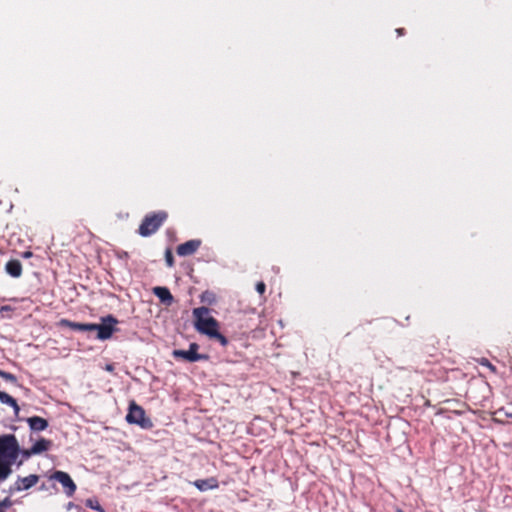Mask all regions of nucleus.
I'll use <instances>...</instances> for the list:
<instances>
[{"label":"nucleus","mask_w":512,"mask_h":512,"mask_svg":"<svg viewBox=\"0 0 512 512\" xmlns=\"http://www.w3.org/2000/svg\"><path fill=\"white\" fill-rule=\"evenodd\" d=\"M5 271L14 278H19L22 274V264L19 260H10L5 265Z\"/></svg>","instance_id":"obj_13"},{"label":"nucleus","mask_w":512,"mask_h":512,"mask_svg":"<svg viewBox=\"0 0 512 512\" xmlns=\"http://www.w3.org/2000/svg\"><path fill=\"white\" fill-rule=\"evenodd\" d=\"M192 314L194 327L200 334L210 338L219 329V323L214 317L210 316L209 308L205 306L194 308Z\"/></svg>","instance_id":"obj_2"},{"label":"nucleus","mask_w":512,"mask_h":512,"mask_svg":"<svg viewBox=\"0 0 512 512\" xmlns=\"http://www.w3.org/2000/svg\"><path fill=\"white\" fill-rule=\"evenodd\" d=\"M26 422L33 432H41L47 429L48 421L39 416H32L26 419Z\"/></svg>","instance_id":"obj_10"},{"label":"nucleus","mask_w":512,"mask_h":512,"mask_svg":"<svg viewBox=\"0 0 512 512\" xmlns=\"http://www.w3.org/2000/svg\"><path fill=\"white\" fill-rule=\"evenodd\" d=\"M396 32H397V34H398L399 36H400V35H403V33H404V29H403V28H398V29H396Z\"/></svg>","instance_id":"obj_28"},{"label":"nucleus","mask_w":512,"mask_h":512,"mask_svg":"<svg viewBox=\"0 0 512 512\" xmlns=\"http://www.w3.org/2000/svg\"><path fill=\"white\" fill-rule=\"evenodd\" d=\"M166 218L167 214L165 212H158L147 215L139 226V234L143 237H148L154 234L160 228Z\"/></svg>","instance_id":"obj_3"},{"label":"nucleus","mask_w":512,"mask_h":512,"mask_svg":"<svg viewBox=\"0 0 512 512\" xmlns=\"http://www.w3.org/2000/svg\"><path fill=\"white\" fill-rule=\"evenodd\" d=\"M33 455L35 454L32 452V447L29 449L20 448L19 456H21V459L17 462L18 466L22 465L25 460L29 459Z\"/></svg>","instance_id":"obj_17"},{"label":"nucleus","mask_w":512,"mask_h":512,"mask_svg":"<svg viewBox=\"0 0 512 512\" xmlns=\"http://www.w3.org/2000/svg\"><path fill=\"white\" fill-rule=\"evenodd\" d=\"M165 260L169 267H172L174 265V258H173L171 250H169V249L166 250V252H165Z\"/></svg>","instance_id":"obj_23"},{"label":"nucleus","mask_w":512,"mask_h":512,"mask_svg":"<svg viewBox=\"0 0 512 512\" xmlns=\"http://www.w3.org/2000/svg\"><path fill=\"white\" fill-rule=\"evenodd\" d=\"M39 480V477L35 474H31L26 477H19L18 480L14 484L13 490L22 491L27 490L34 486Z\"/></svg>","instance_id":"obj_9"},{"label":"nucleus","mask_w":512,"mask_h":512,"mask_svg":"<svg viewBox=\"0 0 512 512\" xmlns=\"http://www.w3.org/2000/svg\"><path fill=\"white\" fill-rule=\"evenodd\" d=\"M201 302L212 305L215 303L216 298L213 292L204 291L200 296Z\"/></svg>","instance_id":"obj_16"},{"label":"nucleus","mask_w":512,"mask_h":512,"mask_svg":"<svg viewBox=\"0 0 512 512\" xmlns=\"http://www.w3.org/2000/svg\"><path fill=\"white\" fill-rule=\"evenodd\" d=\"M102 323L95 324L94 323V331H97V338L100 340H106L111 338L115 331V325L118 323V320L112 316L107 315L103 317Z\"/></svg>","instance_id":"obj_6"},{"label":"nucleus","mask_w":512,"mask_h":512,"mask_svg":"<svg viewBox=\"0 0 512 512\" xmlns=\"http://www.w3.org/2000/svg\"><path fill=\"white\" fill-rule=\"evenodd\" d=\"M12 505L9 498H5L3 501H0V512H6V509Z\"/></svg>","instance_id":"obj_25"},{"label":"nucleus","mask_w":512,"mask_h":512,"mask_svg":"<svg viewBox=\"0 0 512 512\" xmlns=\"http://www.w3.org/2000/svg\"><path fill=\"white\" fill-rule=\"evenodd\" d=\"M0 402L6 405H9L13 408L14 414L17 416L20 412V407L17 404V401L7 394L6 392L0 391Z\"/></svg>","instance_id":"obj_15"},{"label":"nucleus","mask_w":512,"mask_h":512,"mask_svg":"<svg viewBox=\"0 0 512 512\" xmlns=\"http://www.w3.org/2000/svg\"><path fill=\"white\" fill-rule=\"evenodd\" d=\"M0 377H2L4 380L11 382L13 384H17V378L12 373L0 370Z\"/></svg>","instance_id":"obj_19"},{"label":"nucleus","mask_w":512,"mask_h":512,"mask_svg":"<svg viewBox=\"0 0 512 512\" xmlns=\"http://www.w3.org/2000/svg\"><path fill=\"white\" fill-rule=\"evenodd\" d=\"M86 506L93 510H96L99 512H104L103 509L101 508V506L99 505L98 501H96V500L88 499L86 501Z\"/></svg>","instance_id":"obj_20"},{"label":"nucleus","mask_w":512,"mask_h":512,"mask_svg":"<svg viewBox=\"0 0 512 512\" xmlns=\"http://www.w3.org/2000/svg\"><path fill=\"white\" fill-rule=\"evenodd\" d=\"M72 507H73V503H72V502H69V503L67 504V510H70Z\"/></svg>","instance_id":"obj_29"},{"label":"nucleus","mask_w":512,"mask_h":512,"mask_svg":"<svg viewBox=\"0 0 512 512\" xmlns=\"http://www.w3.org/2000/svg\"><path fill=\"white\" fill-rule=\"evenodd\" d=\"M12 310H13V308L9 305H4V306L0 307V313L2 314V317H5V315H4L5 312H9Z\"/></svg>","instance_id":"obj_27"},{"label":"nucleus","mask_w":512,"mask_h":512,"mask_svg":"<svg viewBox=\"0 0 512 512\" xmlns=\"http://www.w3.org/2000/svg\"><path fill=\"white\" fill-rule=\"evenodd\" d=\"M256 290L259 294H263L266 290V285L264 282H258L256 284Z\"/></svg>","instance_id":"obj_26"},{"label":"nucleus","mask_w":512,"mask_h":512,"mask_svg":"<svg viewBox=\"0 0 512 512\" xmlns=\"http://www.w3.org/2000/svg\"><path fill=\"white\" fill-rule=\"evenodd\" d=\"M31 255H32V253H31V252H25V253H24V257H26V258L30 257Z\"/></svg>","instance_id":"obj_30"},{"label":"nucleus","mask_w":512,"mask_h":512,"mask_svg":"<svg viewBox=\"0 0 512 512\" xmlns=\"http://www.w3.org/2000/svg\"><path fill=\"white\" fill-rule=\"evenodd\" d=\"M60 325L63 326V327H69L70 329L76 330V331L78 329V322H72V321L67 320V319H62L60 321Z\"/></svg>","instance_id":"obj_21"},{"label":"nucleus","mask_w":512,"mask_h":512,"mask_svg":"<svg viewBox=\"0 0 512 512\" xmlns=\"http://www.w3.org/2000/svg\"><path fill=\"white\" fill-rule=\"evenodd\" d=\"M77 331H94V323H78Z\"/></svg>","instance_id":"obj_22"},{"label":"nucleus","mask_w":512,"mask_h":512,"mask_svg":"<svg viewBox=\"0 0 512 512\" xmlns=\"http://www.w3.org/2000/svg\"><path fill=\"white\" fill-rule=\"evenodd\" d=\"M49 480L60 483L67 497H72L75 494L77 486L67 472L56 470L49 476Z\"/></svg>","instance_id":"obj_5"},{"label":"nucleus","mask_w":512,"mask_h":512,"mask_svg":"<svg viewBox=\"0 0 512 512\" xmlns=\"http://www.w3.org/2000/svg\"><path fill=\"white\" fill-rule=\"evenodd\" d=\"M153 293L155 296L159 298V300L166 304L170 305L173 302V296L168 288L157 286L153 288Z\"/></svg>","instance_id":"obj_12"},{"label":"nucleus","mask_w":512,"mask_h":512,"mask_svg":"<svg viewBox=\"0 0 512 512\" xmlns=\"http://www.w3.org/2000/svg\"><path fill=\"white\" fill-rule=\"evenodd\" d=\"M20 446L14 434L0 436V483L12 473L11 466L17 462Z\"/></svg>","instance_id":"obj_1"},{"label":"nucleus","mask_w":512,"mask_h":512,"mask_svg":"<svg viewBox=\"0 0 512 512\" xmlns=\"http://www.w3.org/2000/svg\"><path fill=\"white\" fill-rule=\"evenodd\" d=\"M210 339H215V340H217V341L221 344V346H223V347H225V346H227V345H228V339H227L223 334H221V333L219 332V329H218V330H216V331L212 334V336L210 337Z\"/></svg>","instance_id":"obj_18"},{"label":"nucleus","mask_w":512,"mask_h":512,"mask_svg":"<svg viewBox=\"0 0 512 512\" xmlns=\"http://www.w3.org/2000/svg\"><path fill=\"white\" fill-rule=\"evenodd\" d=\"M479 364L481 366H484V367H487L489 368L491 371L495 372L496 368L494 365L491 364V362L486 359V358H482L480 361H479Z\"/></svg>","instance_id":"obj_24"},{"label":"nucleus","mask_w":512,"mask_h":512,"mask_svg":"<svg viewBox=\"0 0 512 512\" xmlns=\"http://www.w3.org/2000/svg\"><path fill=\"white\" fill-rule=\"evenodd\" d=\"M201 245V240L192 239L183 244H180L177 247V254L179 256L185 257L194 254Z\"/></svg>","instance_id":"obj_8"},{"label":"nucleus","mask_w":512,"mask_h":512,"mask_svg":"<svg viewBox=\"0 0 512 512\" xmlns=\"http://www.w3.org/2000/svg\"><path fill=\"white\" fill-rule=\"evenodd\" d=\"M193 485L200 490L201 492H205L212 489H217L219 487V483L216 478L210 477L207 479H198L193 482Z\"/></svg>","instance_id":"obj_11"},{"label":"nucleus","mask_w":512,"mask_h":512,"mask_svg":"<svg viewBox=\"0 0 512 512\" xmlns=\"http://www.w3.org/2000/svg\"><path fill=\"white\" fill-rule=\"evenodd\" d=\"M51 446H52L51 440L41 438V439L37 440L31 447H32V452H34L35 455H38V454L48 451L51 448Z\"/></svg>","instance_id":"obj_14"},{"label":"nucleus","mask_w":512,"mask_h":512,"mask_svg":"<svg viewBox=\"0 0 512 512\" xmlns=\"http://www.w3.org/2000/svg\"><path fill=\"white\" fill-rule=\"evenodd\" d=\"M398 512H402V511H398Z\"/></svg>","instance_id":"obj_31"},{"label":"nucleus","mask_w":512,"mask_h":512,"mask_svg":"<svg viewBox=\"0 0 512 512\" xmlns=\"http://www.w3.org/2000/svg\"><path fill=\"white\" fill-rule=\"evenodd\" d=\"M126 421L130 424H136L142 429H151L153 427V423L146 416L145 410L135 402H132L129 406Z\"/></svg>","instance_id":"obj_4"},{"label":"nucleus","mask_w":512,"mask_h":512,"mask_svg":"<svg viewBox=\"0 0 512 512\" xmlns=\"http://www.w3.org/2000/svg\"><path fill=\"white\" fill-rule=\"evenodd\" d=\"M199 349V345L197 343H191L189 345L188 350H174L173 356L176 359H184L187 362H197L200 360H207L208 355L199 354L197 351Z\"/></svg>","instance_id":"obj_7"}]
</instances>
